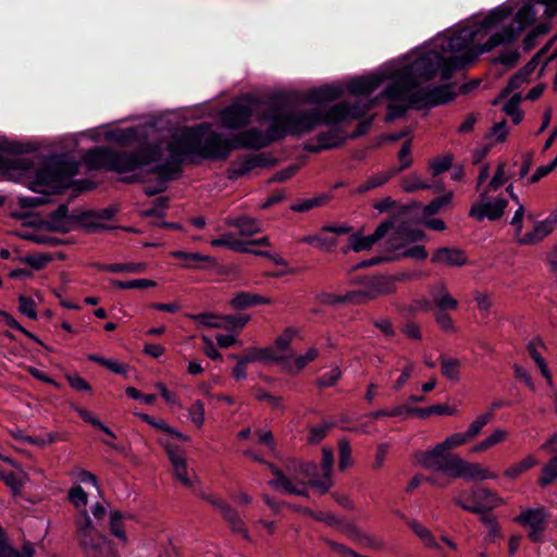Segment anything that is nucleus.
I'll return each instance as SVG.
<instances>
[{"mask_svg": "<svg viewBox=\"0 0 557 557\" xmlns=\"http://www.w3.org/2000/svg\"><path fill=\"white\" fill-rule=\"evenodd\" d=\"M536 17L533 4L522 5L515 16L510 7H498L492 10L481 22L484 29L500 27L484 42L467 49L461 55H456L461 69L472 64L480 54L490 52L494 48L515 41L518 36L530 26Z\"/></svg>", "mask_w": 557, "mask_h": 557, "instance_id": "nucleus-1", "label": "nucleus"}, {"mask_svg": "<svg viewBox=\"0 0 557 557\" xmlns=\"http://www.w3.org/2000/svg\"><path fill=\"white\" fill-rule=\"evenodd\" d=\"M162 158L159 145H147L135 151L113 150L107 147L90 149L85 154V162L94 170H108L124 174L141 166L157 163Z\"/></svg>", "mask_w": 557, "mask_h": 557, "instance_id": "nucleus-2", "label": "nucleus"}, {"mask_svg": "<svg viewBox=\"0 0 557 557\" xmlns=\"http://www.w3.org/2000/svg\"><path fill=\"white\" fill-rule=\"evenodd\" d=\"M440 63L441 53L425 52L396 73L394 83L385 88L383 96L393 101L403 99L406 94L419 87L422 81L433 79L440 70Z\"/></svg>", "mask_w": 557, "mask_h": 557, "instance_id": "nucleus-3", "label": "nucleus"}, {"mask_svg": "<svg viewBox=\"0 0 557 557\" xmlns=\"http://www.w3.org/2000/svg\"><path fill=\"white\" fill-rule=\"evenodd\" d=\"M209 129L208 124H200L194 127H184L173 134L166 145L170 158L162 163H158L149 170V173H162L166 177L172 174L180 175L181 164L188 156H198L205 132Z\"/></svg>", "mask_w": 557, "mask_h": 557, "instance_id": "nucleus-4", "label": "nucleus"}, {"mask_svg": "<svg viewBox=\"0 0 557 557\" xmlns=\"http://www.w3.org/2000/svg\"><path fill=\"white\" fill-rule=\"evenodd\" d=\"M270 109L278 131L283 134V138L287 135L298 136L309 133L318 125H321V111L318 109L307 111H283L276 107Z\"/></svg>", "mask_w": 557, "mask_h": 557, "instance_id": "nucleus-5", "label": "nucleus"}, {"mask_svg": "<svg viewBox=\"0 0 557 557\" xmlns=\"http://www.w3.org/2000/svg\"><path fill=\"white\" fill-rule=\"evenodd\" d=\"M260 123H269L265 132L257 127H250L246 131L239 132L232 137L233 147L235 149H251L259 150L268 147L274 141L283 139V134L278 131L276 122L272 117L271 109H268L259 117Z\"/></svg>", "mask_w": 557, "mask_h": 557, "instance_id": "nucleus-6", "label": "nucleus"}, {"mask_svg": "<svg viewBox=\"0 0 557 557\" xmlns=\"http://www.w3.org/2000/svg\"><path fill=\"white\" fill-rule=\"evenodd\" d=\"M77 536L89 557H116L110 542L94 530L86 510L77 520Z\"/></svg>", "mask_w": 557, "mask_h": 557, "instance_id": "nucleus-7", "label": "nucleus"}, {"mask_svg": "<svg viewBox=\"0 0 557 557\" xmlns=\"http://www.w3.org/2000/svg\"><path fill=\"white\" fill-rule=\"evenodd\" d=\"M471 441L467 432L454 433L447 436L443 442L435 445L432 449L419 451L416 457L418 461L426 469L441 471L444 459L448 456H458L447 453L450 449L462 446Z\"/></svg>", "mask_w": 557, "mask_h": 557, "instance_id": "nucleus-8", "label": "nucleus"}, {"mask_svg": "<svg viewBox=\"0 0 557 557\" xmlns=\"http://www.w3.org/2000/svg\"><path fill=\"white\" fill-rule=\"evenodd\" d=\"M456 94L451 90L450 84L438 85L435 87H417L399 101H409L414 110L430 109L440 104L453 101Z\"/></svg>", "mask_w": 557, "mask_h": 557, "instance_id": "nucleus-9", "label": "nucleus"}, {"mask_svg": "<svg viewBox=\"0 0 557 557\" xmlns=\"http://www.w3.org/2000/svg\"><path fill=\"white\" fill-rule=\"evenodd\" d=\"M455 504L466 511L485 515L486 511L498 507L503 498L486 487H472L461 491L454 499Z\"/></svg>", "mask_w": 557, "mask_h": 557, "instance_id": "nucleus-10", "label": "nucleus"}, {"mask_svg": "<svg viewBox=\"0 0 557 557\" xmlns=\"http://www.w3.org/2000/svg\"><path fill=\"white\" fill-rule=\"evenodd\" d=\"M445 463L442 465V473L453 479H463L468 481H483L485 479H495L496 473L490 472L479 462H470L459 456H448L444 459Z\"/></svg>", "mask_w": 557, "mask_h": 557, "instance_id": "nucleus-11", "label": "nucleus"}, {"mask_svg": "<svg viewBox=\"0 0 557 557\" xmlns=\"http://www.w3.org/2000/svg\"><path fill=\"white\" fill-rule=\"evenodd\" d=\"M78 165L74 161L65 160L62 157H53L37 170L33 184L49 185L61 183L63 180L75 175Z\"/></svg>", "mask_w": 557, "mask_h": 557, "instance_id": "nucleus-12", "label": "nucleus"}, {"mask_svg": "<svg viewBox=\"0 0 557 557\" xmlns=\"http://www.w3.org/2000/svg\"><path fill=\"white\" fill-rule=\"evenodd\" d=\"M234 149L232 138H223L220 133L211 132L206 138L202 137L198 156L208 160H225Z\"/></svg>", "mask_w": 557, "mask_h": 557, "instance_id": "nucleus-13", "label": "nucleus"}, {"mask_svg": "<svg viewBox=\"0 0 557 557\" xmlns=\"http://www.w3.org/2000/svg\"><path fill=\"white\" fill-rule=\"evenodd\" d=\"M547 518L548 515L544 508H534L522 511L515 518V521L530 527L529 539L534 543H539L542 541V534L546 529Z\"/></svg>", "mask_w": 557, "mask_h": 557, "instance_id": "nucleus-14", "label": "nucleus"}, {"mask_svg": "<svg viewBox=\"0 0 557 557\" xmlns=\"http://www.w3.org/2000/svg\"><path fill=\"white\" fill-rule=\"evenodd\" d=\"M252 115V106L248 102H234L221 112V121L226 128L239 129L246 126Z\"/></svg>", "mask_w": 557, "mask_h": 557, "instance_id": "nucleus-15", "label": "nucleus"}, {"mask_svg": "<svg viewBox=\"0 0 557 557\" xmlns=\"http://www.w3.org/2000/svg\"><path fill=\"white\" fill-rule=\"evenodd\" d=\"M507 203L504 198H496L494 201H486V199L481 198L479 202L471 206L469 215L479 222L485 218L495 221L503 216Z\"/></svg>", "mask_w": 557, "mask_h": 557, "instance_id": "nucleus-16", "label": "nucleus"}, {"mask_svg": "<svg viewBox=\"0 0 557 557\" xmlns=\"http://www.w3.org/2000/svg\"><path fill=\"white\" fill-rule=\"evenodd\" d=\"M392 227L393 222L391 220H386L382 222L371 235L362 236L359 233L351 234L348 238V249H351L355 252L369 250L375 243L386 236Z\"/></svg>", "mask_w": 557, "mask_h": 557, "instance_id": "nucleus-17", "label": "nucleus"}, {"mask_svg": "<svg viewBox=\"0 0 557 557\" xmlns=\"http://www.w3.org/2000/svg\"><path fill=\"white\" fill-rule=\"evenodd\" d=\"M77 219L69 214V207L65 203L60 205L54 211L50 212L40 225L50 232L66 234L72 230L73 222Z\"/></svg>", "mask_w": 557, "mask_h": 557, "instance_id": "nucleus-18", "label": "nucleus"}, {"mask_svg": "<svg viewBox=\"0 0 557 557\" xmlns=\"http://www.w3.org/2000/svg\"><path fill=\"white\" fill-rule=\"evenodd\" d=\"M161 444L163 445L172 463L176 480L187 487L191 486L193 481L188 476L187 462L184 451L177 446L170 444L169 442H161Z\"/></svg>", "mask_w": 557, "mask_h": 557, "instance_id": "nucleus-19", "label": "nucleus"}, {"mask_svg": "<svg viewBox=\"0 0 557 557\" xmlns=\"http://www.w3.org/2000/svg\"><path fill=\"white\" fill-rule=\"evenodd\" d=\"M556 223L557 216L552 214L547 219L537 222L531 232H528L521 237H518L517 242L520 245L537 244L554 231Z\"/></svg>", "mask_w": 557, "mask_h": 557, "instance_id": "nucleus-20", "label": "nucleus"}, {"mask_svg": "<svg viewBox=\"0 0 557 557\" xmlns=\"http://www.w3.org/2000/svg\"><path fill=\"white\" fill-rule=\"evenodd\" d=\"M344 95L341 86L323 85L307 91L305 101L311 104H322L339 99Z\"/></svg>", "mask_w": 557, "mask_h": 557, "instance_id": "nucleus-21", "label": "nucleus"}, {"mask_svg": "<svg viewBox=\"0 0 557 557\" xmlns=\"http://www.w3.org/2000/svg\"><path fill=\"white\" fill-rule=\"evenodd\" d=\"M431 262L448 267H461L467 263V256L462 249L442 247L434 251Z\"/></svg>", "mask_w": 557, "mask_h": 557, "instance_id": "nucleus-22", "label": "nucleus"}, {"mask_svg": "<svg viewBox=\"0 0 557 557\" xmlns=\"http://www.w3.org/2000/svg\"><path fill=\"white\" fill-rule=\"evenodd\" d=\"M392 240L399 239L398 244H395L396 248H403L409 243H416L424 239L425 234L423 231L413 228L408 222H401L396 227H392Z\"/></svg>", "mask_w": 557, "mask_h": 557, "instance_id": "nucleus-23", "label": "nucleus"}, {"mask_svg": "<svg viewBox=\"0 0 557 557\" xmlns=\"http://www.w3.org/2000/svg\"><path fill=\"white\" fill-rule=\"evenodd\" d=\"M383 82V77L379 75H369L352 78L348 85L347 89L351 95H361L368 96L372 94Z\"/></svg>", "mask_w": 557, "mask_h": 557, "instance_id": "nucleus-24", "label": "nucleus"}, {"mask_svg": "<svg viewBox=\"0 0 557 557\" xmlns=\"http://www.w3.org/2000/svg\"><path fill=\"white\" fill-rule=\"evenodd\" d=\"M433 302L438 311L455 310L458 307V301L455 299L449 292L445 283L440 282L430 288Z\"/></svg>", "mask_w": 557, "mask_h": 557, "instance_id": "nucleus-25", "label": "nucleus"}, {"mask_svg": "<svg viewBox=\"0 0 557 557\" xmlns=\"http://www.w3.org/2000/svg\"><path fill=\"white\" fill-rule=\"evenodd\" d=\"M271 299L249 292H238L230 300V305L236 310H245L258 305H269Z\"/></svg>", "mask_w": 557, "mask_h": 557, "instance_id": "nucleus-26", "label": "nucleus"}, {"mask_svg": "<svg viewBox=\"0 0 557 557\" xmlns=\"http://www.w3.org/2000/svg\"><path fill=\"white\" fill-rule=\"evenodd\" d=\"M368 294L373 295V300L380 296L391 295L396 290L393 278L386 276H371L367 280Z\"/></svg>", "mask_w": 557, "mask_h": 557, "instance_id": "nucleus-27", "label": "nucleus"}, {"mask_svg": "<svg viewBox=\"0 0 557 557\" xmlns=\"http://www.w3.org/2000/svg\"><path fill=\"white\" fill-rule=\"evenodd\" d=\"M227 226L238 228L242 236H252L261 232V225L258 220L243 215L238 218H228L225 221Z\"/></svg>", "mask_w": 557, "mask_h": 557, "instance_id": "nucleus-28", "label": "nucleus"}, {"mask_svg": "<svg viewBox=\"0 0 557 557\" xmlns=\"http://www.w3.org/2000/svg\"><path fill=\"white\" fill-rule=\"evenodd\" d=\"M349 116V102L343 101L332 106L327 111H321V124L336 125Z\"/></svg>", "mask_w": 557, "mask_h": 557, "instance_id": "nucleus-29", "label": "nucleus"}, {"mask_svg": "<svg viewBox=\"0 0 557 557\" xmlns=\"http://www.w3.org/2000/svg\"><path fill=\"white\" fill-rule=\"evenodd\" d=\"M224 520L228 524L230 529L234 533L240 534L246 541H250V535L248 533V530L246 528V524L244 520L240 518L239 513L236 509L233 507H228L223 513H222Z\"/></svg>", "mask_w": 557, "mask_h": 557, "instance_id": "nucleus-30", "label": "nucleus"}, {"mask_svg": "<svg viewBox=\"0 0 557 557\" xmlns=\"http://www.w3.org/2000/svg\"><path fill=\"white\" fill-rule=\"evenodd\" d=\"M253 169L255 164L252 156L238 158L232 162L230 169L227 170V178L231 181H236Z\"/></svg>", "mask_w": 557, "mask_h": 557, "instance_id": "nucleus-31", "label": "nucleus"}, {"mask_svg": "<svg viewBox=\"0 0 557 557\" xmlns=\"http://www.w3.org/2000/svg\"><path fill=\"white\" fill-rule=\"evenodd\" d=\"M393 176H395V171H392L391 169L381 173H376L372 176H370L364 183L359 185L355 194H364L371 189H374L376 187H380L384 185L386 182H388Z\"/></svg>", "mask_w": 557, "mask_h": 557, "instance_id": "nucleus-32", "label": "nucleus"}, {"mask_svg": "<svg viewBox=\"0 0 557 557\" xmlns=\"http://www.w3.org/2000/svg\"><path fill=\"white\" fill-rule=\"evenodd\" d=\"M441 373L451 382H458L460 380V361L457 358H449L441 355Z\"/></svg>", "mask_w": 557, "mask_h": 557, "instance_id": "nucleus-33", "label": "nucleus"}, {"mask_svg": "<svg viewBox=\"0 0 557 557\" xmlns=\"http://www.w3.org/2000/svg\"><path fill=\"white\" fill-rule=\"evenodd\" d=\"M213 247H226L237 252H248L249 248L246 247V242L239 240L233 233H225L220 238L210 242Z\"/></svg>", "mask_w": 557, "mask_h": 557, "instance_id": "nucleus-34", "label": "nucleus"}, {"mask_svg": "<svg viewBox=\"0 0 557 557\" xmlns=\"http://www.w3.org/2000/svg\"><path fill=\"white\" fill-rule=\"evenodd\" d=\"M171 256L187 262H205L206 265L199 267L200 269H208L216 264V260L213 257L201 255L199 252H185L181 250L172 251Z\"/></svg>", "mask_w": 557, "mask_h": 557, "instance_id": "nucleus-35", "label": "nucleus"}, {"mask_svg": "<svg viewBox=\"0 0 557 557\" xmlns=\"http://www.w3.org/2000/svg\"><path fill=\"white\" fill-rule=\"evenodd\" d=\"M317 140L319 143V146L308 147V151L319 152L322 149L334 148L342 144V139H339V137L335 131H327V132L320 133L317 136Z\"/></svg>", "mask_w": 557, "mask_h": 557, "instance_id": "nucleus-36", "label": "nucleus"}, {"mask_svg": "<svg viewBox=\"0 0 557 557\" xmlns=\"http://www.w3.org/2000/svg\"><path fill=\"white\" fill-rule=\"evenodd\" d=\"M0 479L12 490L13 494L16 495L21 492L22 487L25 485L28 476L25 472L21 471L16 472H1Z\"/></svg>", "mask_w": 557, "mask_h": 557, "instance_id": "nucleus-37", "label": "nucleus"}, {"mask_svg": "<svg viewBox=\"0 0 557 557\" xmlns=\"http://www.w3.org/2000/svg\"><path fill=\"white\" fill-rule=\"evenodd\" d=\"M507 437V432L503 429L495 430L491 435L485 437L483 441L478 443L471 448L472 453H481L486 450L502 442H504Z\"/></svg>", "mask_w": 557, "mask_h": 557, "instance_id": "nucleus-38", "label": "nucleus"}, {"mask_svg": "<svg viewBox=\"0 0 557 557\" xmlns=\"http://www.w3.org/2000/svg\"><path fill=\"white\" fill-rule=\"evenodd\" d=\"M536 465V459L532 456V455H529L527 456L525 458H523L522 460H520L519 462L510 466L505 472L504 474L511 479V480H515L517 479L519 475H521L523 472L528 471L529 469L533 468L534 466Z\"/></svg>", "mask_w": 557, "mask_h": 557, "instance_id": "nucleus-39", "label": "nucleus"}, {"mask_svg": "<svg viewBox=\"0 0 557 557\" xmlns=\"http://www.w3.org/2000/svg\"><path fill=\"white\" fill-rule=\"evenodd\" d=\"M453 196V191H448L441 197L434 198L430 203H428L423 208V214L425 216H431L438 213L442 209H444L451 202Z\"/></svg>", "mask_w": 557, "mask_h": 557, "instance_id": "nucleus-40", "label": "nucleus"}, {"mask_svg": "<svg viewBox=\"0 0 557 557\" xmlns=\"http://www.w3.org/2000/svg\"><path fill=\"white\" fill-rule=\"evenodd\" d=\"M111 285L117 287L120 289H132V288H150L154 287L157 283L152 280L148 278H135L131 281H119V280H110Z\"/></svg>", "mask_w": 557, "mask_h": 557, "instance_id": "nucleus-41", "label": "nucleus"}, {"mask_svg": "<svg viewBox=\"0 0 557 557\" xmlns=\"http://www.w3.org/2000/svg\"><path fill=\"white\" fill-rule=\"evenodd\" d=\"M505 163L502 162L497 165L496 172L490 181L487 187L480 194V198L487 199L491 191L497 190L505 183Z\"/></svg>", "mask_w": 557, "mask_h": 557, "instance_id": "nucleus-42", "label": "nucleus"}, {"mask_svg": "<svg viewBox=\"0 0 557 557\" xmlns=\"http://www.w3.org/2000/svg\"><path fill=\"white\" fill-rule=\"evenodd\" d=\"M521 101L520 94H515L504 106L503 110L504 112L511 116L512 122L515 124H519L523 119V113L519 109V104Z\"/></svg>", "mask_w": 557, "mask_h": 557, "instance_id": "nucleus-43", "label": "nucleus"}, {"mask_svg": "<svg viewBox=\"0 0 557 557\" xmlns=\"http://www.w3.org/2000/svg\"><path fill=\"white\" fill-rule=\"evenodd\" d=\"M457 70H461V66L456 55L444 58L441 54V63L438 71L441 72V78L443 81L449 79L454 72H456Z\"/></svg>", "mask_w": 557, "mask_h": 557, "instance_id": "nucleus-44", "label": "nucleus"}, {"mask_svg": "<svg viewBox=\"0 0 557 557\" xmlns=\"http://www.w3.org/2000/svg\"><path fill=\"white\" fill-rule=\"evenodd\" d=\"M188 318L199 322L201 325L211 327V329H222L223 319L222 315H216L213 313H198V314H188Z\"/></svg>", "mask_w": 557, "mask_h": 557, "instance_id": "nucleus-45", "label": "nucleus"}, {"mask_svg": "<svg viewBox=\"0 0 557 557\" xmlns=\"http://www.w3.org/2000/svg\"><path fill=\"white\" fill-rule=\"evenodd\" d=\"M398 160H399V166L398 168H392V171H395V175L399 172L405 171L412 164V158H411V140H406L398 152Z\"/></svg>", "mask_w": 557, "mask_h": 557, "instance_id": "nucleus-46", "label": "nucleus"}, {"mask_svg": "<svg viewBox=\"0 0 557 557\" xmlns=\"http://www.w3.org/2000/svg\"><path fill=\"white\" fill-rule=\"evenodd\" d=\"M494 418L492 411L484 412L476 417L474 421L471 422L468 430L466 431L470 436L471 441L475 438L482 431V429L490 423Z\"/></svg>", "mask_w": 557, "mask_h": 557, "instance_id": "nucleus-47", "label": "nucleus"}, {"mask_svg": "<svg viewBox=\"0 0 557 557\" xmlns=\"http://www.w3.org/2000/svg\"><path fill=\"white\" fill-rule=\"evenodd\" d=\"M35 549L30 543H25L21 550H16L8 543L0 548V557H33Z\"/></svg>", "mask_w": 557, "mask_h": 557, "instance_id": "nucleus-48", "label": "nucleus"}, {"mask_svg": "<svg viewBox=\"0 0 557 557\" xmlns=\"http://www.w3.org/2000/svg\"><path fill=\"white\" fill-rule=\"evenodd\" d=\"M327 196L321 195L311 199H305L290 206V210L294 212H306L315 207H320L326 203Z\"/></svg>", "mask_w": 557, "mask_h": 557, "instance_id": "nucleus-49", "label": "nucleus"}, {"mask_svg": "<svg viewBox=\"0 0 557 557\" xmlns=\"http://www.w3.org/2000/svg\"><path fill=\"white\" fill-rule=\"evenodd\" d=\"M557 478V456L552 458L542 469V474L539 478L541 486H547Z\"/></svg>", "mask_w": 557, "mask_h": 557, "instance_id": "nucleus-50", "label": "nucleus"}, {"mask_svg": "<svg viewBox=\"0 0 557 557\" xmlns=\"http://www.w3.org/2000/svg\"><path fill=\"white\" fill-rule=\"evenodd\" d=\"M400 186L405 193H413L419 189H428L431 187L430 185L424 184L414 173L404 177L400 182Z\"/></svg>", "mask_w": 557, "mask_h": 557, "instance_id": "nucleus-51", "label": "nucleus"}, {"mask_svg": "<svg viewBox=\"0 0 557 557\" xmlns=\"http://www.w3.org/2000/svg\"><path fill=\"white\" fill-rule=\"evenodd\" d=\"M474 33L463 29L459 35L453 36L448 39L447 47L453 51H460L466 47L468 40L471 41L474 39Z\"/></svg>", "mask_w": 557, "mask_h": 557, "instance_id": "nucleus-52", "label": "nucleus"}, {"mask_svg": "<svg viewBox=\"0 0 557 557\" xmlns=\"http://www.w3.org/2000/svg\"><path fill=\"white\" fill-rule=\"evenodd\" d=\"M373 300V295L368 294L367 288L361 290H351L344 295V305H363Z\"/></svg>", "mask_w": 557, "mask_h": 557, "instance_id": "nucleus-53", "label": "nucleus"}, {"mask_svg": "<svg viewBox=\"0 0 557 557\" xmlns=\"http://www.w3.org/2000/svg\"><path fill=\"white\" fill-rule=\"evenodd\" d=\"M222 319H223L222 325H224L223 329L228 330V331H234L237 329L240 330L249 321V317L244 315V314H227V315H222Z\"/></svg>", "mask_w": 557, "mask_h": 557, "instance_id": "nucleus-54", "label": "nucleus"}, {"mask_svg": "<svg viewBox=\"0 0 557 557\" xmlns=\"http://www.w3.org/2000/svg\"><path fill=\"white\" fill-rule=\"evenodd\" d=\"M108 272L112 273H120V272H126V273H141L146 269L145 263H134V262H127V263H111L107 267Z\"/></svg>", "mask_w": 557, "mask_h": 557, "instance_id": "nucleus-55", "label": "nucleus"}, {"mask_svg": "<svg viewBox=\"0 0 557 557\" xmlns=\"http://www.w3.org/2000/svg\"><path fill=\"white\" fill-rule=\"evenodd\" d=\"M18 311L32 320L37 319L36 304L30 297L24 295L18 297Z\"/></svg>", "mask_w": 557, "mask_h": 557, "instance_id": "nucleus-56", "label": "nucleus"}, {"mask_svg": "<svg viewBox=\"0 0 557 557\" xmlns=\"http://www.w3.org/2000/svg\"><path fill=\"white\" fill-rule=\"evenodd\" d=\"M110 530L114 536L126 542V534L122 524V515L117 510L112 511L110 515Z\"/></svg>", "mask_w": 557, "mask_h": 557, "instance_id": "nucleus-57", "label": "nucleus"}, {"mask_svg": "<svg viewBox=\"0 0 557 557\" xmlns=\"http://www.w3.org/2000/svg\"><path fill=\"white\" fill-rule=\"evenodd\" d=\"M156 174L159 176L157 185H154V186L148 185V186L144 187L145 195H147L149 197L164 191L166 189V182L171 181V180H175L178 176L177 174H172L171 177H166L162 173H156Z\"/></svg>", "mask_w": 557, "mask_h": 557, "instance_id": "nucleus-58", "label": "nucleus"}, {"mask_svg": "<svg viewBox=\"0 0 557 557\" xmlns=\"http://www.w3.org/2000/svg\"><path fill=\"white\" fill-rule=\"evenodd\" d=\"M351 449L349 442L347 440H341L338 442V468L339 470H345L348 466L351 465V458H350Z\"/></svg>", "mask_w": 557, "mask_h": 557, "instance_id": "nucleus-59", "label": "nucleus"}, {"mask_svg": "<svg viewBox=\"0 0 557 557\" xmlns=\"http://www.w3.org/2000/svg\"><path fill=\"white\" fill-rule=\"evenodd\" d=\"M69 500L76 507V508H85L88 502V495L87 493L82 488V486L77 485L69 491Z\"/></svg>", "mask_w": 557, "mask_h": 557, "instance_id": "nucleus-60", "label": "nucleus"}, {"mask_svg": "<svg viewBox=\"0 0 557 557\" xmlns=\"http://www.w3.org/2000/svg\"><path fill=\"white\" fill-rule=\"evenodd\" d=\"M519 58H520L519 51L513 49V50L503 51L498 57L493 58L492 62L504 64L507 67H513L517 64Z\"/></svg>", "mask_w": 557, "mask_h": 557, "instance_id": "nucleus-61", "label": "nucleus"}, {"mask_svg": "<svg viewBox=\"0 0 557 557\" xmlns=\"http://www.w3.org/2000/svg\"><path fill=\"white\" fill-rule=\"evenodd\" d=\"M342 372L339 368L335 367L330 372L320 376L317 381V384L321 388L334 386L337 381L341 379Z\"/></svg>", "mask_w": 557, "mask_h": 557, "instance_id": "nucleus-62", "label": "nucleus"}, {"mask_svg": "<svg viewBox=\"0 0 557 557\" xmlns=\"http://www.w3.org/2000/svg\"><path fill=\"white\" fill-rule=\"evenodd\" d=\"M453 163V157L447 154L441 158H436L430 163V168L432 170V174L434 176L440 175L441 173L449 170Z\"/></svg>", "mask_w": 557, "mask_h": 557, "instance_id": "nucleus-63", "label": "nucleus"}, {"mask_svg": "<svg viewBox=\"0 0 557 557\" xmlns=\"http://www.w3.org/2000/svg\"><path fill=\"white\" fill-rule=\"evenodd\" d=\"M331 428H332V424L327 423V422H324L320 425L310 428L308 443H310V444L319 443L326 436V434Z\"/></svg>", "mask_w": 557, "mask_h": 557, "instance_id": "nucleus-64", "label": "nucleus"}]
</instances>
